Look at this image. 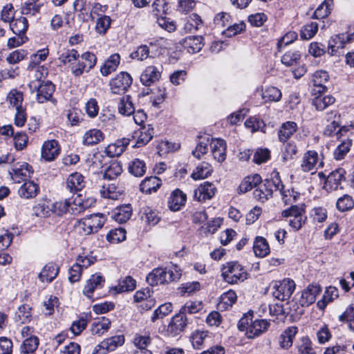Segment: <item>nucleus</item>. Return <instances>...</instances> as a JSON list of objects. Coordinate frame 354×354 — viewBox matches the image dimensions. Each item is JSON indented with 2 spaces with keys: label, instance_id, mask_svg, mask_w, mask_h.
I'll use <instances>...</instances> for the list:
<instances>
[{
  "label": "nucleus",
  "instance_id": "1",
  "mask_svg": "<svg viewBox=\"0 0 354 354\" xmlns=\"http://www.w3.org/2000/svg\"><path fill=\"white\" fill-rule=\"evenodd\" d=\"M58 60L64 65H71V73L75 77L88 72L97 63L94 53L85 52L80 55L77 50L66 48L59 50Z\"/></svg>",
  "mask_w": 354,
  "mask_h": 354
},
{
  "label": "nucleus",
  "instance_id": "2",
  "mask_svg": "<svg viewBox=\"0 0 354 354\" xmlns=\"http://www.w3.org/2000/svg\"><path fill=\"white\" fill-rule=\"evenodd\" d=\"M246 270L237 261L227 262L221 268V276L228 283L242 282L248 278Z\"/></svg>",
  "mask_w": 354,
  "mask_h": 354
},
{
  "label": "nucleus",
  "instance_id": "3",
  "mask_svg": "<svg viewBox=\"0 0 354 354\" xmlns=\"http://www.w3.org/2000/svg\"><path fill=\"white\" fill-rule=\"evenodd\" d=\"M181 274L176 268H155L147 276V282L150 286H157L178 280Z\"/></svg>",
  "mask_w": 354,
  "mask_h": 354
},
{
  "label": "nucleus",
  "instance_id": "4",
  "mask_svg": "<svg viewBox=\"0 0 354 354\" xmlns=\"http://www.w3.org/2000/svg\"><path fill=\"white\" fill-rule=\"evenodd\" d=\"M337 134L339 136V138L342 136L346 137V139L341 141L333 152L334 158L340 160L344 159L350 151L353 141L352 137L354 136V126H344L338 130Z\"/></svg>",
  "mask_w": 354,
  "mask_h": 354
},
{
  "label": "nucleus",
  "instance_id": "5",
  "mask_svg": "<svg viewBox=\"0 0 354 354\" xmlns=\"http://www.w3.org/2000/svg\"><path fill=\"white\" fill-rule=\"evenodd\" d=\"M281 185V182L278 178L261 180V183L254 190L253 196L257 201L264 203L272 198L273 192L280 189Z\"/></svg>",
  "mask_w": 354,
  "mask_h": 354
},
{
  "label": "nucleus",
  "instance_id": "6",
  "mask_svg": "<svg viewBox=\"0 0 354 354\" xmlns=\"http://www.w3.org/2000/svg\"><path fill=\"white\" fill-rule=\"evenodd\" d=\"M188 324L187 316L178 312L171 317L167 325L164 326L161 333L165 337H175L185 331Z\"/></svg>",
  "mask_w": 354,
  "mask_h": 354
},
{
  "label": "nucleus",
  "instance_id": "7",
  "mask_svg": "<svg viewBox=\"0 0 354 354\" xmlns=\"http://www.w3.org/2000/svg\"><path fill=\"white\" fill-rule=\"evenodd\" d=\"M281 216L286 218L289 225L296 231L301 228L306 220L304 208L297 205H291L290 207L283 210Z\"/></svg>",
  "mask_w": 354,
  "mask_h": 354
},
{
  "label": "nucleus",
  "instance_id": "8",
  "mask_svg": "<svg viewBox=\"0 0 354 354\" xmlns=\"http://www.w3.org/2000/svg\"><path fill=\"white\" fill-rule=\"evenodd\" d=\"M28 86L32 93L37 92V100L39 103L50 100L55 91V86L50 81L41 82L39 80H33Z\"/></svg>",
  "mask_w": 354,
  "mask_h": 354
},
{
  "label": "nucleus",
  "instance_id": "9",
  "mask_svg": "<svg viewBox=\"0 0 354 354\" xmlns=\"http://www.w3.org/2000/svg\"><path fill=\"white\" fill-rule=\"evenodd\" d=\"M85 206L80 202V199L71 201L70 198L64 201H57L51 205V211L57 215H62L66 212L76 214L83 212Z\"/></svg>",
  "mask_w": 354,
  "mask_h": 354
},
{
  "label": "nucleus",
  "instance_id": "10",
  "mask_svg": "<svg viewBox=\"0 0 354 354\" xmlns=\"http://www.w3.org/2000/svg\"><path fill=\"white\" fill-rule=\"evenodd\" d=\"M323 166L324 162L316 151L308 150L304 153L300 165L301 169L304 172L313 174Z\"/></svg>",
  "mask_w": 354,
  "mask_h": 354
},
{
  "label": "nucleus",
  "instance_id": "11",
  "mask_svg": "<svg viewBox=\"0 0 354 354\" xmlns=\"http://www.w3.org/2000/svg\"><path fill=\"white\" fill-rule=\"evenodd\" d=\"M295 286V281L288 278L276 281L273 286V296L280 301H286L293 293Z\"/></svg>",
  "mask_w": 354,
  "mask_h": 354
},
{
  "label": "nucleus",
  "instance_id": "12",
  "mask_svg": "<svg viewBox=\"0 0 354 354\" xmlns=\"http://www.w3.org/2000/svg\"><path fill=\"white\" fill-rule=\"evenodd\" d=\"M133 82L131 76L127 72H120L109 82L111 92L114 94H122L130 87Z\"/></svg>",
  "mask_w": 354,
  "mask_h": 354
},
{
  "label": "nucleus",
  "instance_id": "13",
  "mask_svg": "<svg viewBox=\"0 0 354 354\" xmlns=\"http://www.w3.org/2000/svg\"><path fill=\"white\" fill-rule=\"evenodd\" d=\"M154 130L151 124L144 125L135 131L133 138L136 140L133 147H141L146 145L152 138Z\"/></svg>",
  "mask_w": 354,
  "mask_h": 354
},
{
  "label": "nucleus",
  "instance_id": "14",
  "mask_svg": "<svg viewBox=\"0 0 354 354\" xmlns=\"http://www.w3.org/2000/svg\"><path fill=\"white\" fill-rule=\"evenodd\" d=\"M60 147L55 140L45 141L42 145L41 156L47 162L54 160L60 153Z\"/></svg>",
  "mask_w": 354,
  "mask_h": 354
},
{
  "label": "nucleus",
  "instance_id": "15",
  "mask_svg": "<svg viewBox=\"0 0 354 354\" xmlns=\"http://www.w3.org/2000/svg\"><path fill=\"white\" fill-rule=\"evenodd\" d=\"M32 172V167L26 162H23L21 165H15L10 174L15 183H20L30 178Z\"/></svg>",
  "mask_w": 354,
  "mask_h": 354
},
{
  "label": "nucleus",
  "instance_id": "16",
  "mask_svg": "<svg viewBox=\"0 0 354 354\" xmlns=\"http://www.w3.org/2000/svg\"><path fill=\"white\" fill-rule=\"evenodd\" d=\"M321 288L317 285H309L301 293V296L298 300L299 304L304 306H309L313 304L317 296L320 293Z\"/></svg>",
  "mask_w": 354,
  "mask_h": 354
},
{
  "label": "nucleus",
  "instance_id": "17",
  "mask_svg": "<svg viewBox=\"0 0 354 354\" xmlns=\"http://www.w3.org/2000/svg\"><path fill=\"white\" fill-rule=\"evenodd\" d=\"M329 76L325 71H317L313 75L312 93L313 95L322 94L326 90L324 84L328 80Z\"/></svg>",
  "mask_w": 354,
  "mask_h": 354
},
{
  "label": "nucleus",
  "instance_id": "18",
  "mask_svg": "<svg viewBox=\"0 0 354 354\" xmlns=\"http://www.w3.org/2000/svg\"><path fill=\"white\" fill-rule=\"evenodd\" d=\"M180 44L189 53L199 52L204 46L203 37L201 36H189L183 39Z\"/></svg>",
  "mask_w": 354,
  "mask_h": 354
},
{
  "label": "nucleus",
  "instance_id": "19",
  "mask_svg": "<svg viewBox=\"0 0 354 354\" xmlns=\"http://www.w3.org/2000/svg\"><path fill=\"white\" fill-rule=\"evenodd\" d=\"M187 196L181 190H174L168 198V207L173 212L178 211L185 205Z\"/></svg>",
  "mask_w": 354,
  "mask_h": 354
},
{
  "label": "nucleus",
  "instance_id": "20",
  "mask_svg": "<svg viewBox=\"0 0 354 354\" xmlns=\"http://www.w3.org/2000/svg\"><path fill=\"white\" fill-rule=\"evenodd\" d=\"M215 186L209 182H205L194 192V198L198 201L202 202L211 199L215 194Z\"/></svg>",
  "mask_w": 354,
  "mask_h": 354
},
{
  "label": "nucleus",
  "instance_id": "21",
  "mask_svg": "<svg viewBox=\"0 0 354 354\" xmlns=\"http://www.w3.org/2000/svg\"><path fill=\"white\" fill-rule=\"evenodd\" d=\"M161 71L155 66H149L143 71L140 75V82L145 86H150L159 80Z\"/></svg>",
  "mask_w": 354,
  "mask_h": 354
},
{
  "label": "nucleus",
  "instance_id": "22",
  "mask_svg": "<svg viewBox=\"0 0 354 354\" xmlns=\"http://www.w3.org/2000/svg\"><path fill=\"white\" fill-rule=\"evenodd\" d=\"M210 147L214 158L223 162L226 158V144L223 139H211Z\"/></svg>",
  "mask_w": 354,
  "mask_h": 354
},
{
  "label": "nucleus",
  "instance_id": "23",
  "mask_svg": "<svg viewBox=\"0 0 354 354\" xmlns=\"http://www.w3.org/2000/svg\"><path fill=\"white\" fill-rule=\"evenodd\" d=\"M270 325V323L266 319H256L250 322L248 329L247 337L249 339H253L265 333Z\"/></svg>",
  "mask_w": 354,
  "mask_h": 354
},
{
  "label": "nucleus",
  "instance_id": "24",
  "mask_svg": "<svg viewBox=\"0 0 354 354\" xmlns=\"http://www.w3.org/2000/svg\"><path fill=\"white\" fill-rule=\"evenodd\" d=\"M129 142L128 138L118 140L114 143L109 145L106 147L104 153L109 157L119 156L125 151Z\"/></svg>",
  "mask_w": 354,
  "mask_h": 354
},
{
  "label": "nucleus",
  "instance_id": "25",
  "mask_svg": "<svg viewBox=\"0 0 354 354\" xmlns=\"http://www.w3.org/2000/svg\"><path fill=\"white\" fill-rule=\"evenodd\" d=\"M261 183V177L257 174L246 176L238 187L237 192L239 194H245L252 189H255Z\"/></svg>",
  "mask_w": 354,
  "mask_h": 354
},
{
  "label": "nucleus",
  "instance_id": "26",
  "mask_svg": "<svg viewBox=\"0 0 354 354\" xmlns=\"http://www.w3.org/2000/svg\"><path fill=\"white\" fill-rule=\"evenodd\" d=\"M84 186V177L79 172L71 174L66 180V187L71 192L75 193L81 191Z\"/></svg>",
  "mask_w": 354,
  "mask_h": 354
},
{
  "label": "nucleus",
  "instance_id": "27",
  "mask_svg": "<svg viewBox=\"0 0 354 354\" xmlns=\"http://www.w3.org/2000/svg\"><path fill=\"white\" fill-rule=\"evenodd\" d=\"M120 63V55L114 53L110 55L100 67V73L102 76H108L115 71Z\"/></svg>",
  "mask_w": 354,
  "mask_h": 354
},
{
  "label": "nucleus",
  "instance_id": "28",
  "mask_svg": "<svg viewBox=\"0 0 354 354\" xmlns=\"http://www.w3.org/2000/svg\"><path fill=\"white\" fill-rule=\"evenodd\" d=\"M39 192V185L30 180L25 182L18 189L19 196L25 199L33 198Z\"/></svg>",
  "mask_w": 354,
  "mask_h": 354
},
{
  "label": "nucleus",
  "instance_id": "29",
  "mask_svg": "<svg viewBox=\"0 0 354 354\" xmlns=\"http://www.w3.org/2000/svg\"><path fill=\"white\" fill-rule=\"evenodd\" d=\"M104 280L100 274L92 275L86 281L83 293L88 298H92V294L95 289L103 286Z\"/></svg>",
  "mask_w": 354,
  "mask_h": 354
},
{
  "label": "nucleus",
  "instance_id": "30",
  "mask_svg": "<svg viewBox=\"0 0 354 354\" xmlns=\"http://www.w3.org/2000/svg\"><path fill=\"white\" fill-rule=\"evenodd\" d=\"M59 273V267L53 262L47 263L39 274V279L41 282L50 283Z\"/></svg>",
  "mask_w": 354,
  "mask_h": 354
},
{
  "label": "nucleus",
  "instance_id": "31",
  "mask_svg": "<svg viewBox=\"0 0 354 354\" xmlns=\"http://www.w3.org/2000/svg\"><path fill=\"white\" fill-rule=\"evenodd\" d=\"M162 180L156 176L145 178L140 185V189L142 193L150 194L156 192L161 186Z\"/></svg>",
  "mask_w": 354,
  "mask_h": 354
},
{
  "label": "nucleus",
  "instance_id": "32",
  "mask_svg": "<svg viewBox=\"0 0 354 354\" xmlns=\"http://www.w3.org/2000/svg\"><path fill=\"white\" fill-rule=\"evenodd\" d=\"M346 171L344 169L339 168L332 171L328 176L326 183L334 190L338 188H342V183L344 182Z\"/></svg>",
  "mask_w": 354,
  "mask_h": 354
},
{
  "label": "nucleus",
  "instance_id": "33",
  "mask_svg": "<svg viewBox=\"0 0 354 354\" xmlns=\"http://www.w3.org/2000/svg\"><path fill=\"white\" fill-rule=\"evenodd\" d=\"M346 43L348 42L346 41V33L339 34L332 37L328 44V54L330 55H339V49L343 48Z\"/></svg>",
  "mask_w": 354,
  "mask_h": 354
},
{
  "label": "nucleus",
  "instance_id": "34",
  "mask_svg": "<svg viewBox=\"0 0 354 354\" xmlns=\"http://www.w3.org/2000/svg\"><path fill=\"white\" fill-rule=\"evenodd\" d=\"M297 124L292 121H288L281 124L278 131V138L280 142H286L297 130Z\"/></svg>",
  "mask_w": 354,
  "mask_h": 354
},
{
  "label": "nucleus",
  "instance_id": "35",
  "mask_svg": "<svg viewBox=\"0 0 354 354\" xmlns=\"http://www.w3.org/2000/svg\"><path fill=\"white\" fill-rule=\"evenodd\" d=\"M104 138V133L99 129H92L85 132L82 137L84 145L92 146L96 145Z\"/></svg>",
  "mask_w": 354,
  "mask_h": 354
},
{
  "label": "nucleus",
  "instance_id": "36",
  "mask_svg": "<svg viewBox=\"0 0 354 354\" xmlns=\"http://www.w3.org/2000/svg\"><path fill=\"white\" fill-rule=\"evenodd\" d=\"M297 333L296 326L287 328L279 337V344L281 348L288 349L292 345V340Z\"/></svg>",
  "mask_w": 354,
  "mask_h": 354
},
{
  "label": "nucleus",
  "instance_id": "37",
  "mask_svg": "<svg viewBox=\"0 0 354 354\" xmlns=\"http://www.w3.org/2000/svg\"><path fill=\"white\" fill-rule=\"evenodd\" d=\"M118 109L121 115L126 116H130L135 113V107L130 95H124L120 99Z\"/></svg>",
  "mask_w": 354,
  "mask_h": 354
},
{
  "label": "nucleus",
  "instance_id": "38",
  "mask_svg": "<svg viewBox=\"0 0 354 354\" xmlns=\"http://www.w3.org/2000/svg\"><path fill=\"white\" fill-rule=\"evenodd\" d=\"M111 326V321L104 317L95 320L91 326V332L93 335L100 336L107 332Z\"/></svg>",
  "mask_w": 354,
  "mask_h": 354
},
{
  "label": "nucleus",
  "instance_id": "39",
  "mask_svg": "<svg viewBox=\"0 0 354 354\" xmlns=\"http://www.w3.org/2000/svg\"><path fill=\"white\" fill-rule=\"evenodd\" d=\"M213 171L212 167L206 162L199 164L191 174V177L196 180L207 178Z\"/></svg>",
  "mask_w": 354,
  "mask_h": 354
},
{
  "label": "nucleus",
  "instance_id": "40",
  "mask_svg": "<svg viewBox=\"0 0 354 354\" xmlns=\"http://www.w3.org/2000/svg\"><path fill=\"white\" fill-rule=\"evenodd\" d=\"M253 250L255 255L264 257L270 252V247L266 239L262 236L256 237L254 241Z\"/></svg>",
  "mask_w": 354,
  "mask_h": 354
},
{
  "label": "nucleus",
  "instance_id": "41",
  "mask_svg": "<svg viewBox=\"0 0 354 354\" xmlns=\"http://www.w3.org/2000/svg\"><path fill=\"white\" fill-rule=\"evenodd\" d=\"M203 26L201 17L195 13L189 15L184 25V30L187 32H194L199 30Z\"/></svg>",
  "mask_w": 354,
  "mask_h": 354
},
{
  "label": "nucleus",
  "instance_id": "42",
  "mask_svg": "<svg viewBox=\"0 0 354 354\" xmlns=\"http://www.w3.org/2000/svg\"><path fill=\"white\" fill-rule=\"evenodd\" d=\"M338 296V289L335 287L330 286L326 288L322 299L317 301V306L320 310H324L326 305L337 298Z\"/></svg>",
  "mask_w": 354,
  "mask_h": 354
},
{
  "label": "nucleus",
  "instance_id": "43",
  "mask_svg": "<svg viewBox=\"0 0 354 354\" xmlns=\"http://www.w3.org/2000/svg\"><path fill=\"white\" fill-rule=\"evenodd\" d=\"M39 344V339L36 336H31L24 339L20 347L21 354H32Z\"/></svg>",
  "mask_w": 354,
  "mask_h": 354
},
{
  "label": "nucleus",
  "instance_id": "44",
  "mask_svg": "<svg viewBox=\"0 0 354 354\" xmlns=\"http://www.w3.org/2000/svg\"><path fill=\"white\" fill-rule=\"evenodd\" d=\"M89 223L93 232H97L104 225L106 218L103 214H93L84 218Z\"/></svg>",
  "mask_w": 354,
  "mask_h": 354
},
{
  "label": "nucleus",
  "instance_id": "45",
  "mask_svg": "<svg viewBox=\"0 0 354 354\" xmlns=\"http://www.w3.org/2000/svg\"><path fill=\"white\" fill-rule=\"evenodd\" d=\"M132 209L130 205H122L116 209L113 217L120 223L127 222L131 216Z\"/></svg>",
  "mask_w": 354,
  "mask_h": 354
},
{
  "label": "nucleus",
  "instance_id": "46",
  "mask_svg": "<svg viewBox=\"0 0 354 354\" xmlns=\"http://www.w3.org/2000/svg\"><path fill=\"white\" fill-rule=\"evenodd\" d=\"M43 3L39 0H28L21 6V13L26 15H35L39 12Z\"/></svg>",
  "mask_w": 354,
  "mask_h": 354
},
{
  "label": "nucleus",
  "instance_id": "47",
  "mask_svg": "<svg viewBox=\"0 0 354 354\" xmlns=\"http://www.w3.org/2000/svg\"><path fill=\"white\" fill-rule=\"evenodd\" d=\"M111 19L109 16H101L95 19V30L101 35H104L111 27Z\"/></svg>",
  "mask_w": 354,
  "mask_h": 354
},
{
  "label": "nucleus",
  "instance_id": "48",
  "mask_svg": "<svg viewBox=\"0 0 354 354\" xmlns=\"http://www.w3.org/2000/svg\"><path fill=\"white\" fill-rule=\"evenodd\" d=\"M334 102L335 98L333 96H322L321 94H319L318 96L313 98V104L317 111H323L328 106L333 104Z\"/></svg>",
  "mask_w": 354,
  "mask_h": 354
},
{
  "label": "nucleus",
  "instance_id": "49",
  "mask_svg": "<svg viewBox=\"0 0 354 354\" xmlns=\"http://www.w3.org/2000/svg\"><path fill=\"white\" fill-rule=\"evenodd\" d=\"M122 172V167L120 162L118 161H113L105 169L103 176L105 179L114 180L119 176Z\"/></svg>",
  "mask_w": 354,
  "mask_h": 354
},
{
  "label": "nucleus",
  "instance_id": "50",
  "mask_svg": "<svg viewBox=\"0 0 354 354\" xmlns=\"http://www.w3.org/2000/svg\"><path fill=\"white\" fill-rule=\"evenodd\" d=\"M173 310L172 304L170 302H167L163 304H161L158 308H156L151 317V320L152 322H155L156 320L159 319H162L165 316L168 315Z\"/></svg>",
  "mask_w": 354,
  "mask_h": 354
},
{
  "label": "nucleus",
  "instance_id": "51",
  "mask_svg": "<svg viewBox=\"0 0 354 354\" xmlns=\"http://www.w3.org/2000/svg\"><path fill=\"white\" fill-rule=\"evenodd\" d=\"M203 308V305L201 301H187L183 306L179 310V313L181 315H185L187 316V314H194Z\"/></svg>",
  "mask_w": 354,
  "mask_h": 354
},
{
  "label": "nucleus",
  "instance_id": "52",
  "mask_svg": "<svg viewBox=\"0 0 354 354\" xmlns=\"http://www.w3.org/2000/svg\"><path fill=\"white\" fill-rule=\"evenodd\" d=\"M129 171L136 177L142 176L146 172V165L143 160L134 159L129 163Z\"/></svg>",
  "mask_w": 354,
  "mask_h": 354
},
{
  "label": "nucleus",
  "instance_id": "53",
  "mask_svg": "<svg viewBox=\"0 0 354 354\" xmlns=\"http://www.w3.org/2000/svg\"><path fill=\"white\" fill-rule=\"evenodd\" d=\"M124 343V337L122 335H115L103 340V344L105 345L109 352L115 351L118 347L121 346Z\"/></svg>",
  "mask_w": 354,
  "mask_h": 354
},
{
  "label": "nucleus",
  "instance_id": "54",
  "mask_svg": "<svg viewBox=\"0 0 354 354\" xmlns=\"http://www.w3.org/2000/svg\"><path fill=\"white\" fill-rule=\"evenodd\" d=\"M142 219L148 225H155L159 222L160 218L156 210L147 207L142 209Z\"/></svg>",
  "mask_w": 354,
  "mask_h": 354
},
{
  "label": "nucleus",
  "instance_id": "55",
  "mask_svg": "<svg viewBox=\"0 0 354 354\" xmlns=\"http://www.w3.org/2000/svg\"><path fill=\"white\" fill-rule=\"evenodd\" d=\"M100 194L102 197L112 200H117L122 195V192L115 184H109L107 187L102 186Z\"/></svg>",
  "mask_w": 354,
  "mask_h": 354
},
{
  "label": "nucleus",
  "instance_id": "56",
  "mask_svg": "<svg viewBox=\"0 0 354 354\" xmlns=\"http://www.w3.org/2000/svg\"><path fill=\"white\" fill-rule=\"evenodd\" d=\"M337 209L342 212H347L354 207V200L352 196L344 194L339 198L336 203Z\"/></svg>",
  "mask_w": 354,
  "mask_h": 354
},
{
  "label": "nucleus",
  "instance_id": "57",
  "mask_svg": "<svg viewBox=\"0 0 354 354\" xmlns=\"http://www.w3.org/2000/svg\"><path fill=\"white\" fill-rule=\"evenodd\" d=\"M281 95V91L274 86L266 88L262 93V97L266 102H279Z\"/></svg>",
  "mask_w": 354,
  "mask_h": 354
},
{
  "label": "nucleus",
  "instance_id": "58",
  "mask_svg": "<svg viewBox=\"0 0 354 354\" xmlns=\"http://www.w3.org/2000/svg\"><path fill=\"white\" fill-rule=\"evenodd\" d=\"M333 1V0H325L314 12V17L315 19H323L326 17L332 10Z\"/></svg>",
  "mask_w": 354,
  "mask_h": 354
},
{
  "label": "nucleus",
  "instance_id": "59",
  "mask_svg": "<svg viewBox=\"0 0 354 354\" xmlns=\"http://www.w3.org/2000/svg\"><path fill=\"white\" fill-rule=\"evenodd\" d=\"M28 20L24 17L17 19L13 24H10V28L12 32L19 36L24 35L28 30Z\"/></svg>",
  "mask_w": 354,
  "mask_h": 354
},
{
  "label": "nucleus",
  "instance_id": "60",
  "mask_svg": "<svg viewBox=\"0 0 354 354\" xmlns=\"http://www.w3.org/2000/svg\"><path fill=\"white\" fill-rule=\"evenodd\" d=\"M301 58V53L299 50H289L281 57V62L287 66H292L297 64Z\"/></svg>",
  "mask_w": 354,
  "mask_h": 354
},
{
  "label": "nucleus",
  "instance_id": "61",
  "mask_svg": "<svg viewBox=\"0 0 354 354\" xmlns=\"http://www.w3.org/2000/svg\"><path fill=\"white\" fill-rule=\"evenodd\" d=\"M211 140L209 137L203 138L196 145V147L194 151H192V155L198 159L207 153L208 151V145H210Z\"/></svg>",
  "mask_w": 354,
  "mask_h": 354
},
{
  "label": "nucleus",
  "instance_id": "62",
  "mask_svg": "<svg viewBox=\"0 0 354 354\" xmlns=\"http://www.w3.org/2000/svg\"><path fill=\"white\" fill-rule=\"evenodd\" d=\"M126 239V231L123 228L111 230L106 235V240L111 243H118Z\"/></svg>",
  "mask_w": 354,
  "mask_h": 354
},
{
  "label": "nucleus",
  "instance_id": "63",
  "mask_svg": "<svg viewBox=\"0 0 354 354\" xmlns=\"http://www.w3.org/2000/svg\"><path fill=\"white\" fill-rule=\"evenodd\" d=\"M136 288V281L130 276L124 277L119 281V283L115 286V290L118 292H124L132 291Z\"/></svg>",
  "mask_w": 354,
  "mask_h": 354
},
{
  "label": "nucleus",
  "instance_id": "64",
  "mask_svg": "<svg viewBox=\"0 0 354 354\" xmlns=\"http://www.w3.org/2000/svg\"><path fill=\"white\" fill-rule=\"evenodd\" d=\"M318 30V24L310 22L304 26L300 32V36L303 39H310L313 37Z\"/></svg>",
  "mask_w": 354,
  "mask_h": 354
}]
</instances>
